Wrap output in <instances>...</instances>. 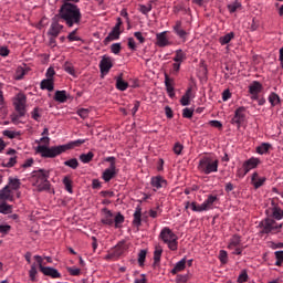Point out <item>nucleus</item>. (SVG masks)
Masks as SVG:
<instances>
[{
	"mask_svg": "<svg viewBox=\"0 0 283 283\" xmlns=\"http://www.w3.org/2000/svg\"><path fill=\"white\" fill-rule=\"evenodd\" d=\"M31 118H33V120H36L39 123V120H41V109L39 107L33 108V111L31 112Z\"/></svg>",
	"mask_w": 283,
	"mask_h": 283,
	"instance_id": "nucleus-50",
	"label": "nucleus"
},
{
	"mask_svg": "<svg viewBox=\"0 0 283 283\" xmlns=\"http://www.w3.org/2000/svg\"><path fill=\"white\" fill-rule=\"evenodd\" d=\"M50 171L45 169H39L33 171V177H32V185L35 187L36 191H50Z\"/></svg>",
	"mask_w": 283,
	"mask_h": 283,
	"instance_id": "nucleus-4",
	"label": "nucleus"
},
{
	"mask_svg": "<svg viewBox=\"0 0 283 283\" xmlns=\"http://www.w3.org/2000/svg\"><path fill=\"white\" fill-rule=\"evenodd\" d=\"M172 32L178 36V39H181V41L185 43L187 42V36H189L190 31L182 28V21L177 20L175 24L172 25Z\"/></svg>",
	"mask_w": 283,
	"mask_h": 283,
	"instance_id": "nucleus-12",
	"label": "nucleus"
},
{
	"mask_svg": "<svg viewBox=\"0 0 283 283\" xmlns=\"http://www.w3.org/2000/svg\"><path fill=\"white\" fill-rule=\"evenodd\" d=\"M77 115H78L80 118L85 119V118H87V116H90V109L81 108V109L77 111Z\"/></svg>",
	"mask_w": 283,
	"mask_h": 283,
	"instance_id": "nucleus-56",
	"label": "nucleus"
},
{
	"mask_svg": "<svg viewBox=\"0 0 283 283\" xmlns=\"http://www.w3.org/2000/svg\"><path fill=\"white\" fill-rule=\"evenodd\" d=\"M220 161L213 157H202L199 160L198 169L201 174L209 176L210 174L218 172Z\"/></svg>",
	"mask_w": 283,
	"mask_h": 283,
	"instance_id": "nucleus-5",
	"label": "nucleus"
},
{
	"mask_svg": "<svg viewBox=\"0 0 283 283\" xmlns=\"http://www.w3.org/2000/svg\"><path fill=\"white\" fill-rule=\"evenodd\" d=\"M28 104V97L23 93H18L13 97V106L15 112H18V115L15 117H12V123L17 124L19 118H22V116H25V105Z\"/></svg>",
	"mask_w": 283,
	"mask_h": 283,
	"instance_id": "nucleus-7",
	"label": "nucleus"
},
{
	"mask_svg": "<svg viewBox=\"0 0 283 283\" xmlns=\"http://www.w3.org/2000/svg\"><path fill=\"white\" fill-rule=\"evenodd\" d=\"M65 167H70V169H78V159L71 158L64 161Z\"/></svg>",
	"mask_w": 283,
	"mask_h": 283,
	"instance_id": "nucleus-40",
	"label": "nucleus"
},
{
	"mask_svg": "<svg viewBox=\"0 0 283 283\" xmlns=\"http://www.w3.org/2000/svg\"><path fill=\"white\" fill-rule=\"evenodd\" d=\"M87 143V139H76L69 142L67 144L48 147L45 145H39L36 147L38 154L42 158H56V156H61V154H65V151H70V149H74L76 147H81V145Z\"/></svg>",
	"mask_w": 283,
	"mask_h": 283,
	"instance_id": "nucleus-1",
	"label": "nucleus"
},
{
	"mask_svg": "<svg viewBox=\"0 0 283 283\" xmlns=\"http://www.w3.org/2000/svg\"><path fill=\"white\" fill-rule=\"evenodd\" d=\"M113 252L115 253L116 258H120V255L125 253V241L119 242Z\"/></svg>",
	"mask_w": 283,
	"mask_h": 283,
	"instance_id": "nucleus-38",
	"label": "nucleus"
},
{
	"mask_svg": "<svg viewBox=\"0 0 283 283\" xmlns=\"http://www.w3.org/2000/svg\"><path fill=\"white\" fill-rule=\"evenodd\" d=\"M229 98H231V91H229V88H227L222 93V101L226 103V101H229Z\"/></svg>",
	"mask_w": 283,
	"mask_h": 283,
	"instance_id": "nucleus-63",
	"label": "nucleus"
},
{
	"mask_svg": "<svg viewBox=\"0 0 283 283\" xmlns=\"http://www.w3.org/2000/svg\"><path fill=\"white\" fill-rule=\"evenodd\" d=\"M156 45L157 48H168V45H171V41L167 38V31L156 34Z\"/></svg>",
	"mask_w": 283,
	"mask_h": 283,
	"instance_id": "nucleus-18",
	"label": "nucleus"
},
{
	"mask_svg": "<svg viewBox=\"0 0 283 283\" xmlns=\"http://www.w3.org/2000/svg\"><path fill=\"white\" fill-rule=\"evenodd\" d=\"M268 101L271 104V107H275L282 103L280 95H277V93H273V92L270 93Z\"/></svg>",
	"mask_w": 283,
	"mask_h": 283,
	"instance_id": "nucleus-29",
	"label": "nucleus"
},
{
	"mask_svg": "<svg viewBox=\"0 0 283 283\" xmlns=\"http://www.w3.org/2000/svg\"><path fill=\"white\" fill-rule=\"evenodd\" d=\"M165 86H166V92H167L168 96L170 98H175L176 92L174 88V80H171L167 73L165 74Z\"/></svg>",
	"mask_w": 283,
	"mask_h": 283,
	"instance_id": "nucleus-21",
	"label": "nucleus"
},
{
	"mask_svg": "<svg viewBox=\"0 0 283 283\" xmlns=\"http://www.w3.org/2000/svg\"><path fill=\"white\" fill-rule=\"evenodd\" d=\"M269 149H271V144L262 143L260 146L256 147V154L260 156H264V154H269Z\"/></svg>",
	"mask_w": 283,
	"mask_h": 283,
	"instance_id": "nucleus-35",
	"label": "nucleus"
},
{
	"mask_svg": "<svg viewBox=\"0 0 283 283\" xmlns=\"http://www.w3.org/2000/svg\"><path fill=\"white\" fill-rule=\"evenodd\" d=\"M80 160L83 163V165H87L94 160V153L88 151L87 154H81L80 155Z\"/></svg>",
	"mask_w": 283,
	"mask_h": 283,
	"instance_id": "nucleus-36",
	"label": "nucleus"
},
{
	"mask_svg": "<svg viewBox=\"0 0 283 283\" xmlns=\"http://www.w3.org/2000/svg\"><path fill=\"white\" fill-rule=\"evenodd\" d=\"M232 39H235V33L230 32L219 38V43L220 45H228V43H231Z\"/></svg>",
	"mask_w": 283,
	"mask_h": 283,
	"instance_id": "nucleus-33",
	"label": "nucleus"
},
{
	"mask_svg": "<svg viewBox=\"0 0 283 283\" xmlns=\"http://www.w3.org/2000/svg\"><path fill=\"white\" fill-rule=\"evenodd\" d=\"M41 90H46L48 92H53L54 91V80L51 78H45L42 80L40 83Z\"/></svg>",
	"mask_w": 283,
	"mask_h": 283,
	"instance_id": "nucleus-27",
	"label": "nucleus"
},
{
	"mask_svg": "<svg viewBox=\"0 0 283 283\" xmlns=\"http://www.w3.org/2000/svg\"><path fill=\"white\" fill-rule=\"evenodd\" d=\"M24 76H25V69H23V66H19L15 70L14 80L15 81H21Z\"/></svg>",
	"mask_w": 283,
	"mask_h": 283,
	"instance_id": "nucleus-43",
	"label": "nucleus"
},
{
	"mask_svg": "<svg viewBox=\"0 0 283 283\" xmlns=\"http://www.w3.org/2000/svg\"><path fill=\"white\" fill-rule=\"evenodd\" d=\"M118 39H120V29H118V27H114L105 41H118Z\"/></svg>",
	"mask_w": 283,
	"mask_h": 283,
	"instance_id": "nucleus-28",
	"label": "nucleus"
},
{
	"mask_svg": "<svg viewBox=\"0 0 283 283\" xmlns=\"http://www.w3.org/2000/svg\"><path fill=\"white\" fill-rule=\"evenodd\" d=\"M247 280H249V274L247 273V270H243L240 275L238 276L237 282L238 283H244L247 282Z\"/></svg>",
	"mask_w": 283,
	"mask_h": 283,
	"instance_id": "nucleus-54",
	"label": "nucleus"
},
{
	"mask_svg": "<svg viewBox=\"0 0 283 283\" xmlns=\"http://www.w3.org/2000/svg\"><path fill=\"white\" fill-rule=\"evenodd\" d=\"M62 182H63V185L65 187V190L69 193H74V190L72 189V179H70V177H64Z\"/></svg>",
	"mask_w": 283,
	"mask_h": 283,
	"instance_id": "nucleus-39",
	"label": "nucleus"
},
{
	"mask_svg": "<svg viewBox=\"0 0 283 283\" xmlns=\"http://www.w3.org/2000/svg\"><path fill=\"white\" fill-rule=\"evenodd\" d=\"M54 74H56L54 69L53 67H49L46 70L45 76H46V78H50L51 81H54Z\"/></svg>",
	"mask_w": 283,
	"mask_h": 283,
	"instance_id": "nucleus-60",
	"label": "nucleus"
},
{
	"mask_svg": "<svg viewBox=\"0 0 283 283\" xmlns=\"http://www.w3.org/2000/svg\"><path fill=\"white\" fill-rule=\"evenodd\" d=\"M128 48L133 52H136L137 46H136V40H134V38H128Z\"/></svg>",
	"mask_w": 283,
	"mask_h": 283,
	"instance_id": "nucleus-59",
	"label": "nucleus"
},
{
	"mask_svg": "<svg viewBox=\"0 0 283 283\" xmlns=\"http://www.w3.org/2000/svg\"><path fill=\"white\" fill-rule=\"evenodd\" d=\"M3 136H7V138H17L19 136V133L14 130H3Z\"/></svg>",
	"mask_w": 283,
	"mask_h": 283,
	"instance_id": "nucleus-57",
	"label": "nucleus"
},
{
	"mask_svg": "<svg viewBox=\"0 0 283 283\" xmlns=\"http://www.w3.org/2000/svg\"><path fill=\"white\" fill-rule=\"evenodd\" d=\"M101 222L106 227H114L115 229H120V227H123V223L125 222V216H123V213L120 212L114 214L112 210L104 208L102 210Z\"/></svg>",
	"mask_w": 283,
	"mask_h": 283,
	"instance_id": "nucleus-3",
	"label": "nucleus"
},
{
	"mask_svg": "<svg viewBox=\"0 0 283 283\" xmlns=\"http://www.w3.org/2000/svg\"><path fill=\"white\" fill-rule=\"evenodd\" d=\"M0 213L3 216H8V213H12V206L7 202L0 205Z\"/></svg>",
	"mask_w": 283,
	"mask_h": 283,
	"instance_id": "nucleus-41",
	"label": "nucleus"
},
{
	"mask_svg": "<svg viewBox=\"0 0 283 283\" xmlns=\"http://www.w3.org/2000/svg\"><path fill=\"white\" fill-rule=\"evenodd\" d=\"M266 216L273 220H282L283 219V210L277 203L272 201V207L265 210Z\"/></svg>",
	"mask_w": 283,
	"mask_h": 283,
	"instance_id": "nucleus-13",
	"label": "nucleus"
},
{
	"mask_svg": "<svg viewBox=\"0 0 283 283\" xmlns=\"http://www.w3.org/2000/svg\"><path fill=\"white\" fill-rule=\"evenodd\" d=\"M0 200L14 202V195H12V190L8 186L0 189Z\"/></svg>",
	"mask_w": 283,
	"mask_h": 283,
	"instance_id": "nucleus-20",
	"label": "nucleus"
},
{
	"mask_svg": "<svg viewBox=\"0 0 283 283\" xmlns=\"http://www.w3.org/2000/svg\"><path fill=\"white\" fill-rule=\"evenodd\" d=\"M62 31L63 24L59 23V20L56 19V17H54L49 28L48 35L56 38L61 34Z\"/></svg>",
	"mask_w": 283,
	"mask_h": 283,
	"instance_id": "nucleus-16",
	"label": "nucleus"
},
{
	"mask_svg": "<svg viewBox=\"0 0 283 283\" xmlns=\"http://www.w3.org/2000/svg\"><path fill=\"white\" fill-rule=\"evenodd\" d=\"M76 32H78V29L73 30L72 32L69 33L67 40L72 43L74 41H81V36L76 35Z\"/></svg>",
	"mask_w": 283,
	"mask_h": 283,
	"instance_id": "nucleus-46",
	"label": "nucleus"
},
{
	"mask_svg": "<svg viewBox=\"0 0 283 283\" xmlns=\"http://www.w3.org/2000/svg\"><path fill=\"white\" fill-rule=\"evenodd\" d=\"M185 59H187V54L185 52H182L181 49L176 50V55L172 59V61H175V63L182 64V61H185Z\"/></svg>",
	"mask_w": 283,
	"mask_h": 283,
	"instance_id": "nucleus-37",
	"label": "nucleus"
},
{
	"mask_svg": "<svg viewBox=\"0 0 283 283\" xmlns=\"http://www.w3.org/2000/svg\"><path fill=\"white\" fill-rule=\"evenodd\" d=\"M11 229H12V227H10L8 224H2V226H0V233H3V234L10 233Z\"/></svg>",
	"mask_w": 283,
	"mask_h": 283,
	"instance_id": "nucleus-62",
	"label": "nucleus"
},
{
	"mask_svg": "<svg viewBox=\"0 0 283 283\" xmlns=\"http://www.w3.org/2000/svg\"><path fill=\"white\" fill-rule=\"evenodd\" d=\"M262 92V84L258 81H254L250 86H249V93L250 94H260Z\"/></svg>",
	"mask_w": 283,
	"mask_h": 283,
	"instance_id": "nucleus-34",
	"label": "nucleus"
},
{
	"mask_svg": "<svg viewBox=\"0 0 283 283\" xmlns=\"http://www.w3.org/2000/svg\"><path fill=\"white\" fill-rule=\"evenodd\" d=\"M241 7H242V4L238 1H235V2L228 4V10H229L230 14H233V12H237L238 8H241Z\"/></svg>",
	"mask_w": 283,
	"mask_h": 283,
	"instance_id": "nucleus-49",
	"label": "nucleus"
},
{
	"mask_svg": "<svg viewBox=\"0 0 283 283\" xmlns=\"http://www.w3.org/2000/svg\"><path fill=\"white\" fill-rule=\"evenodd\" d=\"M15 165H17V156H13L4 160V167L10 168V167H14Z\"/></svg>",
	"mask_w": 283,
	"mask_h": 283,
	"instance_id": "nucleus-53",
	"label": "nucleus"
},
{
	"mask_svg": "<svg viewBox=\"0 0 283 283\" xmlns=\"http://www.w3.org/2000/svg\"><path fill=\"white\" fill-rule=\"evenodd\" d=\"M147 258V250H140L138 253V264L139 266H145V260Z\"/></svg>",
	"mask_w": 283,
	"mask_h": 283,
	"instance_id": "nucleus-44",
	"label": "nucleus"
},
{
	"mask_svg": "<svg viewBox=\"0 0 283 283\" xmlns=\"http://www.w3.org/2000/svg\"><path fill=\"white\" fill-rule=\"evenodd\" d=\"M247 112V108L244 106H241L235 109L234 116L231 119L232 125H237L238 129L242 127V123H244V119L247 118V115L244 114Z\"/></svg>",
	"mask_w": 283,
	"mask_h": 283,
	"instance_id": "nucleus-14",
	"label": "nucleus"
},
{
	"mask_svg": "<svg viewBox=\"0 0 283 283\" xmlns=\"http://www.w3.org/2000/svg\"><path fill=\"white\" fill-rule=\"evenodd\" d=\"M191 98H195L193 87L189 86L186 93L180 98V105H182V107H187V105H190Z\"/></svg>",
	"mask_w": 283,
	"mask_h": 283,
	"instance_id": "nucleus-19",
	"label": "nucleus"
},
{
	"mask_svg": "<svg viewBox=\"0 0 283 283\" xmlns=\"http://www.w3.org/2000/svg\"><path fill=\"white\" fill-rule=\"evenodd\" d=\"M159 239L167 244L170 251H178V235L169 227L161 229Z\"/></svg>",
	"mask_w": 283,
	"mask_h": 283,
	"instance_id": "nucleus-6",
	"label": "nucleus"
},
{
	"mask_svg": "<svg viewBox=\"0 0 283 283\" xmlns=\"http://www.w3.org/2000/svg\"><path fill=\"white\" fill-rule=\"evenodd\" d=\"M129 87V84L123 80V75H119L116 77V88L119 90V92H125Z\"/></svg>",
	"mask_w": 283,
	"mask_h": 283,
	"instance_id": "nucleus-31",
	"label": "nucleus"
},
{
	"mask_svg": "<svg viewBox=\"0 0 283 283\" xmlns=\"http://www.w3.org/2000/svg\"><path fill=\"white\" fill-rule=\"evenodd\" d=\"M274 255L276 258L275 266H282V264H283V251H275Z\"/></svg>",
	"mask_w": 283,
	"mask_h": 283,
	"instance_id": "nucleus-48",
	"label": "nucleus"
},
{
	"mask_svg": "<svg viewBox=\"0 0 283 283\" xmlns=\"http://www.w3.org/2000/svg\"><path fill=\"white\" fill-rule=\"evenodd\" d=\"M133 217V224H135V227H140V224H143V208H140V206L135 208Z\"/></svg>",
	"mask_w": 283,
	"mask_h": 283,
	"instance_id": "nucleus-25",
	"label": "nucleus"
},
{
	"mask_svg": "<svg viewBox=\"0 0 283 283\" xmlns=\"http://www.w3.org/2000/svg\"><path fill=\"white\" fill-rule=\"evenodd\" d=\"M182 117L184 118H193V109L192 108H184L182 109Z\"/></svg>",
	"mask_w": 283,
	"mask_h": 283,
	"instance_id": "nucleus-55",
	"label": "nucleus"
},
{
	"mask_svg": "<svg viewBox=\"0 0 283 283\" xmlns=\"http://www.w3.org/2000/svg\"><path fill=\"white\" fill-rule=\"evenodd\" d=\"M187 266V258L181 259L179 262H177L171 270L172 275H176V273H180V271H185Z\"/></svg>",
	"mask_w": 283,
	"mask_h": 283,
	"instance_id": "nucleus-26",
	"label": "nucleus"
},
{
	"mask_svg": "<svg viewBox=\"0 0 283 283\" xmlns=\"http://www.w3.org/2000/svg\"><path fill=\"white\" fill-rule=\"evenodd\" d=\"M57 17L67 28L81 25V19H83L81 8L72 2H64L59 10Z\"/></svg>",
	"mask_w": 283,
	"mask_h": 283,
	"instance_id": "nucleus-2",
	"label": "nucleus"
},
{
	"mask_svg": "<svg viewBox=\"0 0 283 283\" xmlns=\"http://www.w3.org/2000/svg\"><path fill=\"white\" fill-rule=\"evenodd\" d=\"M160 258H163V248H156L154 251V262L158 264L160 262Z\"/></svg>",
	"mask_w": 283,
	"mask_h": 283,
	"instance_id": "nucleus-45",
	"label": "nucleus"
},
{
	"mask_svg": "<svg viewBox=\"0 0 283 283\" xmlns=\"http://www.w3.org/2000/svg\"><path fill=\"white\" fill-rule=\"evenodd\" d=\"M70 275H81V269L78 268H69Z\"/></svg>",
	"mask_w": 283,
	"mask_h": 283,
	"instance_id": "nucleus-64",
	"label": "nucleus"
},
{
	"mask_svg": "<svg viewBox=\"0 0 283 283\" xmlns=\"http://www.w3.org/2000/svg\"><path fill=\"white\" fill-rule=\"evenodd\" d=\"M153 10L151 3L145 6V4H140L139 6V12H142V14H148L150 13Z\"/></svg>",
	"mask_w": 283,
	"mask_h": 283,
	"instance_id": "nucleus-52",
	"label": "nucleus"
},
{
	"mask_svg": "<svg viewBox=\"0 0 283 283\" xmlns=\"http://www.w3.org/2000/svg\"><path fill=\"white\" fill-rule=\"evenodd\" d=\"M39 271H36V264H32L31 269L29 270V277L31 282H36V275Z\"/></svg>",
	"mask_w": 283,
	"mask_h": 283,
	"instance_id": "nucleus-42",
	"label": "nucleus"
},
{
	"mask_svg": "<svg viewBox=\"0 0 283 283\" xmlns=\"http://www.w3.org/2000/svg\"><path fill=\"white\" fill-rule=\"evenodd\" d=\"M54 101H56V103H65L67 101V92L56 91L54 95Z\"/></svg>",
	"mask_w": 283,
	"mask_h": 283,
	"instance_id": "nucleus-32",
	"label": "nucleus"
},
{
	"mask_svg": "<svg viewBox=\"0 0 283 283\" xmlns=\"http://www.w3.org/2000/svg\"><path fill=\"white\" fill-rule=\"evenodd\" d=\"M134 36H135V39H137V41H138L139 43H145V36L143 35V32L136 31V32L134 33Z\"/></svg>",
	"mask_w": 283,
	"mask_h": 283,
	"instance_id": "nucleus-61",
	"label": "nucleus"
},
{
	"mask_svg": "<svg viewBox=\"0 0 283 283\" xmlns=\"http://www.w3.org/2000/svg\"><path fill=\"white\" fill-rule=\"evenodd\" d=\"M182 149H185V146L182 144H180L179 142L175 143L172 151L174 154H176V156H180V154H182Z\"/></svg>",
	"mask_w": 283,
	"mask_h": 283,
	"instance_id": "nucleus-47",
	"label": "nucleus"
},
{
	"mask_svg": "<svg viewBox=\"0 0 283 283\" xmlns=\"http://www.w3.org/2000/svg\"><path fill=\"white\" fill-rule=\"evenodd\" d=\"M260 165V158L258 157H251L243 161L242 168H238L237 170V178H244L249 171H252V169H258V166Z\"/></svg>",
	"mask_w": 283,
	"mask_h": 283,
	"instance_id": "nucleus-9",
	"label": "nucleus"
},
{
	"mask_svg": "<svg viewBox=\"0 0 283 283\" xmlns=\"http://www.w3.org/2000/svg\"><path fill=\"white\" fill-rule=\"evenodd\" d=\"M259 227L261 233H265L266 235L270 233H280V231H282V223H277L275 220L271 219V217L263 219L259 223Z\"/></svg>",
	"mask_w": 283,
	"mask_h": 283,
	"instance_id": "nucleus-8",
	"label": "nucleus"
},
{
	"mask_svg": "<svg viewBox=\"0 0 283 283\" xmlns=\"http://www.w3.org/2000/svg\"><path fill=\"white\" fill-rule=\"evenodd\" d=\"M150 185L154 191H158L167 187V181L166 179L163 178V176H155V177H151Z\"/></svg>",
	"mask_w": 283,
	"mask_h": 283,
	"instance_id": "nucleus-17",
	"label": "nucleus"
},
{
	"mask_svg": "<svg viewBox=\"0 0 283 283\" xmlns=\"http://www.w3.org/2000/svg\"><path fill=\"white\" fill-rule=\"evenodd\" d=\"M242 242V239L240 235L234 234L231 239L230 242L228 244V249H238V247H240Z\"/></svg>",
	"mask_w": 283,
	"mask_h": 283,
	"instance_id": "nucleus-30",
	"label": "nucleus"
},
{
	"mask_svg": "<svg viewBox=\"0 0 283 283\" xmlns=\"http://www.w3.org/2000/svg\"><path fill=\"white\" fill-rule=\"evenodd\" d=\"M112 67H114V61L112 60V56L103 55L99 62L101 74H109V70H112Z\"/></svg>",
	"mask_w": 283,
	"mask_h": 283,
	"instance_id": "nucleus-15",
	"label": "nucleus"
},
{
	"mask_svg": "<svg viewBox=\"0 0 283 283\" xmlns=\"http://www.w3.org/2000/svg\"><path fill=\"white\" fill-rule=\"evenodd\" d=\"M111 52L113 54H120V43H114L111 45Z\"/></svg>",
	"mask_w": 283,
	"mask_h": 283,
	"instance_id": "nucleus-58",
	"label": "nucleus"
},
{
	"mask_svg": "<svg viewBox=\"0 0 283 283\" xmlns=\"http://www.w3.org/2000/svg\"><path fill=\"white\" fill-rule=\"evenodd\" d=\"M219 260H220L221 264H227V262H229L228 253L226 250H220Z\"/></svg>",
	"mask_w": 283,
	"mask_h": 283,
	"instance_id": "nucleus-51",
	"label": "nucleus"
},
{
	"mask_svg": "<svg viewBox=\"0 0 283 283\" xmlns=\"http://www.w3.org/2000/svg\"><path fill=\"white\" fill-rule=\"evenodd\" d=\"M41 273H43V275H46L48 277H53V280L61 277V273L59 272V270L50 266L42 268Z\"/></svg>",
	"mask_w": 283,
	"mask_h": 283,
	"instance_id": "nucleus-24",
	"label": "nucleus"
},
{
	"mask_svg": "<svg viewBox=\"0 0 283 283\" xmlns=\"http://www.w3.org/2000/svg\"><path fill=\"white\" fill-rule=\"evenodd\" d=\"M266 182V177H260L258 172H253L251 176V184L253 185L254 189H260Z\"/></svg>",
	"mask_w": 283,
	"mask_h": 283,
	"instance_id": "nucleus-22",
	"label": "nucleus"
},
{
	"mask_svg": "<svg viewBox=\"0 0 283 283\" xmlns=\"http://www.w3.org/2000/svg\"><path fill=\"white\" fill-rule=\"evenodd\" d=\"M104 163H109V167L103 171L102 178L104 182H109V180H112V178H115V176L118 174V171L116 170V157H106L104 159Z\"/></svg>",
	"mask_w": 283,
	"mask_h": 283,
	"instance_id": "nucleus-11",
	"label": "nucleus"
},
{
	"mask_svg": "<svg viewBox=\"0 0 283 283\" xmlns=\"http://www.w3.org/2000/svg\"><path fill=\"white\" fill-rule=\"evenodd\" d=\"M8 180L9 181H8L7 187L11 191H19V189H21V179H19L18 177H9Z\"/></svg>",
	"mask_w": 283,
	"mask_h": 283,
	"instance_id": "nucleus-23",
	"label": "nucleus"
},
{
	"mask_svg": "<svg viewBox=\"0 0 283 283\" xmlns=\"http://www.w3.org/2000/svg\"><path fill=\"white\" fill-rule=\"evenodd\" d=\"M218 196L209 195L208 198L198 206L196 201L191 202V211L196 213H202V211H209V209H213V203L217 202Z\"/></svg>",
	"mask_w": 283,
	"mask_h": 283,
	"instance_id": "nucleus-10",
	"label": "nucleus"
}]
</instances>
